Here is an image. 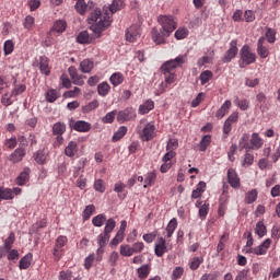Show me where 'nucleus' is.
Instances as JSON below:
<instances>
[{"mask_svg":"<svg viewBox=\"0 0 280 280\" xmlns=\"http://www.w3.org/2000/svg\"><path fill=\"white\" fill-rule=\"evenodd\" d=\"M240 120V114L237 112L232 113L223 125V138L226 139L231 131L233 130V124H237Z\"/></svg>","mask_w":280,"mask_h":280,"instance_id":"obj_10","label":"nucleus"},{"mask_svg":"<svg viewBox=\"0 0 280 280\" xmlns=\"http://www.w3.org/2000/svg\"><path fill=\"white\" fill-rule=\"evenodd\" d=\"M232 103L230 100L225 101L221 107L217 110L215 117L217 119H222L226 115H229V110H231Z\"/></svg>","mask_w":280,"mask_h":280,"instance_id":"obj_23","label":"nucleus"},{"mask_svg":"<svg viewBox=\"0 0 280 280\" xmlns=\"http://www.w3.org/2000/svg\"><path fill=\"white\" fill-rule=\"evenodd\" d=\"M187 62V55H178L175 59L165 61L161 66V72L164 75V82L160 84V93H165L174 82H176V69Z\"/></svg>","mask_w":280,"mask_h":280,"instance_id":"obj_1","label":"nucleus"},{"mask_svg":"<svg viewBox=\"0 0 280 280\" xmlns=\"http://www.w3.org/2000/svg\"><path fill=\"white\" fill-rule=\"evenodd\" d=\"M115 226H117V222L114 219L106 220L103 233L110 235V233H113V231H115Z\"/></svg>","mask_w":280,"mask_h":280,"instance_id":"obj_44","label":"nucleus"},{"mask_svg":"<svg viewBox=\"0 0 280 280\" xmlns=\"http://www.w3.org/2000/svg\"><path fill=\"white\" fill-rule=\"evenodd\" d=\"M150 110H154V101L148 100L145 103L139 106L138 113L140 115H148Z\"/></svg>","mask_w":280,"mask_h":280,"instance_id":"obj_31","label":"nucleus"},{"mask_svg":"<svg viewBox=\"0 0 280 280\" xmlns=\"http://www.w3.org/2000/svg\"><path fill=\"white\" fill-rule=\"evenodd\" d=\"M67 242L69 240L65 235H60L55 241V247L52 249V255L55 257V261H60L62 259V255H65V246H67Z\"/></svg>","mask_w":280,"mask_h":280,"instance_id":"obj_6","label":"nucleus"},{"mask_svg":"<svg viewBox=\"0 0 280 280\" xmlns=\"http://www.w3.org/2000/svg\"><path fill=\"white\" fill-rule=\"evenodd\" d=\"M74 8L79 14L84 15L86 12H91L92 8H95V3L93 1L85 3L84 0H78Z\"/></svg>","mask_w":280,"mask_h":280,"instance_id":"obj_17","label":"nucleus"},{"mask_svg":"<svg viewBox=\"0 0 280 280\" xmlns=\"http://www.w3.org/2000/svg\"><path fill=\"white\" fill-rule=\"evenodd\" d=\"M238 51H240V49L237 48V39H234L230 43V48L224 54V56L222 58V62H224V63L231 62V60H233V58H235V56H237Z\"/></svg>","mask_w":280,"mask_h":280,"instance_id":"obj_13","label":"nucleus"},{"mask_svg":"<svg viewBox=\"0 0 280 280\" xmlns=\"http://www.w3.org/2000/svg\"><path fill=\"white\" fill-rule=\"evenodd\" d=\"M4 56H10L14 51V42L8 39L3 44Z\"/></svg>","mask_w":280,"mask_h":280,"instance_id":"obj_50","label":"nucleus"},{"mask_svg":"<svg viewBox=\"0 0 280 280\" xmlns=\"http://www.w3.org/2000/svg\"><path fill=\"white\" fill-rule=\"evenodd\" d=\"M73 130H75L77 132H89V130H91V122L78 120L73 125Z\"/></svg>","mask_w":280,"mask_h":280,"instance_id":"obj_26","label":"nucleus"},{"mask_svg":"<svg viewBox=\"0 0 280 280\" xmlns=\"http://www.w3.org/2000/svg\"><path fill=\"white\" fill-rule=\"evenodd\" d=\"M112 22L110 16H103L100 9L92 11L88 18V23L91 25L90 30H92L94 34H97L98 36L104 32V30L110 27Z\"/></svg>","mask_w":280,"mask_h":280,"instance_id":"obj_2","label":"nucleus"},{"mask_svg":"<svg viewBox=\"0 0 280 280\" xmlns=\"http://www.w3.org/2000/svg\"><path fill=\"white\" fill-rule=\"evenodd\" d=\"M90 37H89V32L83 31L77 36V43H80L81 45H86L89 43Z\"/></svg>","mask_w":280,"mask_h":280,"instance_id":"obj_61","label":"nucleus"},{"mask_svg":"<svg viewBox=\"0 0 280 280\" xmlns=\"http://www.w3.org/2000/svg\"><path fill=\"white\" fill-rule=\"evenodd\" d=\"M26 154L27 152L25 151V149L18 148L9 155L8 160L10 161V163L13 164L21 163V161L25 159Z\"/></svg>","mask_w":280,"mask_h":280,"instance_id":"obj_18","label":"nucleus"},{"mask_svg":"<svg viewBox=\"0 0 280 280\" xmlns=\"http://www.w3.org/2000/svg\"><path fill=\"white\" fill-rule=\"evenodd\" d=\"M185 275V268L183 267H176L172 272V280H178Z\"/></svg>","mask_w":280,"mask_h":280,"instance_id":"obj_62","label":"nucleus"},{"mask_svg":"<svg viewBox=\"0 0 280 280\" xmlns=\"http://www.w3.org/2000/svg\"><path fill=\"white\" fill-rule=\"evenodd\" d=\"M67 132V124L58 121L52 125V136L56 137V143L62 145L65 143V135Z\"/></svg>","mask_w":280,"mask_h":280,"instance_id":"obj_9","label":"nucleus"},{"mask_svg":"<svg viewBox=\"0 0 280 280\" xmlns=\"http://www.w3.org/2000/svg\"><path fill=\"white\" fill-rule=\"evenodd\" d=\"M14 198V194L10 188H0V202L1 200H12Z\"/></svg>","mask_w":280,"mask_h":280,"instance_id":"obj_41","label":"nucleus"},{"mask_svg":"<svg viewBox=\"0 0 280 280\" xmlns=\"http://www.w3.org/2000/svg\"><path fill=\"white\" fill-rule=\"evenodd\" d=\"M109 82L113 84V86L124 84V74L121 72H114L109 78Z\"/></svg>","mask_w":280,"mask_h":280,"instance_id":"obj_38","label":"nucleus"},{"mask_svg":"<svg viewBox=\"0 0 280 280\" xmlns=\"http://www.w3.org/2000/svg\"><path fill=\"white\" fill-rule=\"evenodd\" d=\"M212 79H213V72H211L210 70H205L199 75V80L202 86H205V84H207V82H209Z\"/></svg>","mask_w":280,"mask_h":280,"instance_id":"obj_43","label":"nucleus"},{"mask_svg":"<svg viewBox=\"0 0 280 280\" xmlns=\"http://www.w3.org/2000/svg\"><path fill=\"white\" fill-rule=\"evenodd\" d=\"M34 23H35L34 16L27 15L24 20L23 25H24L25 30H34Z\"/></svg>","mask_w":280,"mask_h":280,"instance_id":"obj_63","label":"nucleus"},{"mask_svg":"<svg viewBox=\"0 0 280 280\" xmlns=\"http://www.w3.org/2000/svg\"><path fill=\"white\" fill-rule=\"evenodd\" d=\"M155 183H156L155 172H149L144 175V185H143L144 189H148V187H154Z\"/></svg>","mask_w":280,"mask_h":280,"instance_id":"obj_30","label":"nucleus"},{"mask_svg":"<svg viewBox=\"0 0 280 280\" xmlns=\"http://www.w3.org/2000/svg\"><path fill=\"white\" fill-rule=\"evenodd\" d=\"M265 39L270 44L275 43L277 40V32L273 28H267Z\"/></svg>","mask_w":280,"mask_h":280,"instance_id":"obj_53","label":"nucleus"},{"mask_svg":"<svg viewBox=\"0 0 280 280\" xmlns=\"http://www.w3.org/2000/svg\"><path fill=\"white\" fill-rule=\"evenodd\" d=\"M16 236L14 235V232H11L4 241L5 250H10L12 248V244H14Z\"/></svg>","mask_w":280,"mask_h":280,"instance_id":"obj_58","label":"nucleus"},{"mask_svg":"<svg viewBox=\"0 0 280 280\" xmlns=\"http://www.w3.org/2000/svg\"><path fill=\"white\" fill-rule=\"evenodd\" d=\"M255 163V155L250 153V150H245V154L241 162L242 167H250Z\"/></svg>","mask_w":280,"mask_h":280,"instance_id":"obj_29","label":"nucleus"},{"mask_svg":"<svg viewBox=\"0 0 280 280\" xmlns=\"http://www.w3.org/2000/svg\"><path fill=\"white\" fill-rule=\"evenodd\" d=\"M108 242H110V234L103 232L97 236V244L101 246V248H105V246L108 245Z\"/></svg>","mask_w":280,"mask_h":280,"instance_id":"obj_40","label":"nucleus"},{"mask_svg":"<svg viewBox=\"0 0 280 280\" xmlns=\"http://www.w3.org/2000/svg\"><path fill=\"white\" fill-rule=\"evenodd\" d=\"M126 234H122L121 232H117L116 236L110 241V246L117 247L121 242H124V237Z\"/></svg>","mask_w":280,"mask_h":280,"instance_id":"obj_59","label":"nucleus"},{"mask_svg":"<svg viewBox=\"0 0 280 280\" xmlns=\"http://www.w3.org/2000/svg\"><path fill=\"white\" fill-rule=\"evenodd\" d=\"M150 272H152V267H150V265H142L137 269L138 279H148V277H150Z\"/></svg>","mask_w":280,"mask_h":280,"instance_id":"obj_28","label":"nucleus"},{"mask_svg":"<svg viewBox=\"0 0 280 280\" xmlns=\"http://www.w3.org/2000/svg\"><path fill=\"white\" fill-rule=\"evenodd\" d=\"M141 141H152L156 137V126L154 122H148L147 119H141L136 128Z\"/></svg>","mask_w":280,"mask_h":280,"instance_id":"obj_3","label":"nucleus"},{"mask_svg":"<svg viewBox=\"0 0 280 280\" xmlns=\"http://www.w3.org/2000/svg\"><path fill=\"white\" fill-rule=\"evenodd\" d=\"M205 261L203 257H194L190 261H189V268L190 270H198L200 268V265H202Z\"/></svg>","mask_w":280,"mask_h":280,"instance_id":"obj_46","label":"nucleus"},{"mask_svg":"<svg viewBox=\"0 0 280 280\" xmlns=\"http://www.w3.org/2000/svg\"><path fill=\"white\" fill-rule=\"evenodd\" d=\"M154 253L156 257H163L167 253V242L163 236L158 238V242L154 246Z\"/></svg>","mask_w":280,"mask_h":280,"instance_id":"obj_19","label":"nucleus"},{"mask_svg":"<svg viewBox=\"0 0 280 280\" xmlns=\"http://www.w3.org/2000/svg\"><path fill=\"white\" fill-rule=\"evenodd\" d=\"M209 145H211V136H203L201 141L199 142L200 152H207V148H209Z\"/></svg>","mask_w":280,"mask_h":280,"instance_id":"obj_42","label":"nucleus"},{"mask_svg":"<svg viewBox=\"0 0 280 280\" xmlns=\"http://www.w3.org/2000/svg\"><path fill=\"white\" fill-rule=\"evenodd\" d=\"M73 279V271L66 270L59 272V280H71Z\"/></svg>","mask_w":280,"mask_h":280,"instance_id":"obj_64","label":"nucleus"},{"mask_svg":"<svg viewBox=\"0 0 280 280\" xmlns=\"http://www.w3.org/2000/svg\"><path fill=\"white\" fill-rule=\"evenodd\" d=\"M30 174H32V170L30 167H24L23 172L20 173V175L15 178V183L23 187L26 183H30Z\"/></svg>","mask_w":280,"mask_h":280,"instance_id":"obj_22","label":"nucleus"},{"mask_svg":"<svg viewBox=\"0 0 280 280\" xmlns=\"http://www.w3.org/2000/svg\"><path fill=\"white\" fill-rule=\"evenodd\" d=\"M93 67H95V63L90 59H85L80 63V70L82 73H91V71H93Z\"/></svg>","mask_w":280,"mask_h":280,"instance_id":"obj_37","label":"nucleus"},{"mask_svg":"<svg viewBox=\"0 0 280 280\" xmlns=\"http://www.w3.org/2000/svg\"><path fill=\"white\" fill-rule=\"evenodd\" d=\"M141 37V30L137 25H131L125 33V38L128 43H136Z\"/></svg>","mask_w":280,"mask_h":280,"instance_id":"obj_14","label":"nucleus"},{"mask_svg":"<svg viewBox=\"0 0 280 280\" xmlns=\"http://www.w3.org/2000/svg\"><path fill=\"white\" fill-rule=\"evenodd\" d=\"M158 23L161 25V30L165 32L166 36H172V32L177 27V23L172 15H160L158 18Z\"/></svg>","mask_w":280,"mask_h":280,"instance_id":"obj_4","label":"nucleus"},{"mask_svg":"<svg viewBox=\"0 0 280 280\" xmlns=\"http://www.w3.org/2000/svg\"><path fill=\"white\" fill-rule=\"evenodd\" d=\"M257 200V189H252L245 195V202L247 205H253Z\"/></svg>","mask_w":280,"mask_h":280,"instance_id":"obj_52","label":"nucleus"},{"mask_svg":"<svg viewBox=\"0 0 280 280\" xmlns=\"http://www.w3.org/2000/svg\"><path fill=\"white\" fill-rule=\"evenodd\" d=\"M258 56L262 59L268 58L270 56V49H268V45H266V37L261 36L259 37L257 42V49H256Z\"/></svg>","mask_w":280,"mask_h":280,"instance_id":"obj_16","label":"nucleus"},{"mask_svg":"<svg viewBox=\"0 0 280 280\" xmlns=\"http://www.w3.org/2000/svg\"><path fill=\"white\" fill-rule=\"evenodd\" d=\"M128 135V127L121 126L118 128V130L114 133L112 141L114 143H117V141H121Z\"/></svg>","mask_w":280,"mask_h":280,"instance_id":"obj_32","label":"nucleus"},{"mask_svg":"<svg viewBox=\"0 0 280 280\" xmlns=\"http://www.w3.org/2000/svg\"><path fill=\"white\" fill-rule=\"evenodd\" d=\"M248 141H250V135L243 133L238 140L240 150H250V143Z\"/></svg>","mask_w":280,"mask_h":280,"instance_id":"obj_35","label":"nucleus"},{"mask_svg":"<svg viewBox=\"0 0 280 280\" xmlns=\"http://www.w3.org/2000/svg\"><path fill=\"white\" fill-rule=\"evenodd\" d=\"M207 190V183L205 182H199L197 184V187L195 190L191 192V199L197 200V198H200L202 196V192Z\"/></svg>","mask_w":280,"mask_h":280,"instance_id":"obj_27","label":"nucleus"},{"mask_svg":"<svg viewBox=\"0 0 280 280\" xmlns=\"http://www.w3.org/2000/svg\"><path fill=\"white\" fill-rule=\"evenodd\" d=\"M33 259H34V255L32 253H28L24 257H22L19 262L20 270H27V268L32 266Z\"/></svg>","mask_w":280,"mask_h":280,"instance_id":"obj_25","label":"nucleus"},{"mask_svg":"<svg viewBox=\"0 0 280 280\" xmlns=\"http://www.w3.org/2000/svg\"><path fill=\"white\" fill-rule=\"evenodd\" d=\"M97 93L101 97H106L110 93V84L104 81L97 85Z\"/></svg>","mask_w":280,"mask_h":280,"instance_id":"obj_36","label":"nucleus"},{"mask_svg":"<svg viewBox=\"0 0 280 280\" xmlns=\"http://www.w3.org/2000/svg\"><path fill=\"white\" fill-rule=\"evenodd\" d=\"M226 242H229V233L224 232L223 235H221L219 244L217 246V253H222L224 248L226 247Z\"/></svg>","mask_w":280,"mask_h":280,"instance_id":"obj_45","label":"nucleus"},{"mask_svg":"<svg viewBox=\"0 0 280 280\" xmlns=\"http://www.w3.org/2000/svg\"><path fill=\"white\" fill-rule=\"evenodd\" d=\"M241 60L240 67H248V65H254L257 61V55L250 51V46L244 45L241 49Z\"/></svg>","mask_w":280,"mask_h":280,"instance_id":"obj_5","label":"nucleus"},{"mask_svg":"<svg viewBox=\"0 0 280 280\" xmlns=\"http://www.w3.org/2000/svg\"><path fill=\"white\" fill-rule=\"evenodd\" d=\"M45 97H46V102H48L49 104H54V102H56V100H58L60 95L58 94V90L49 89L46 92Z\"/></svg>","mask_w":280,"mask_h":280,"instance_id":"obj_39","label":"nucleus"},{"mask_svg":"<svg viewBox=\"0 0 280 280\" xmlns=\"http://www.w3.org/2000/svg\"><path fill=\"white\" fill-rule=\"evenodd\" d=\"M187 36H189V30L185 28V27H179L176 32H175V38L176 40H183L185 38H187Z\"/></svg>","mask_w":280,"mask_h":280,"instance_id":"obj_51","label":"nucleus"},{"mask_svg":"<svg viewBox=\"0 0 280 280\" xmlns=\"http://www.w3.org/2000/svg\"><path fill=\"white\" fill-rule=\"evenodd\" d=\"M264 148V139L259 133L254 132L249 139V150H261Z\"/></svg>","mask_w":280,"mask_h":280,"instance_id":"obj_21","label":"nucleus"},{"mask_svg":"<svg viewBox=\"0 0 280 280\" xmlns=\"http://www.w3.org/2000/svg\"><path fill=\"white\" fill-rule=\"evenodd\" d=\"M228 183L233 189H240L242 182L235 168L228 170Z\"/></svg>","mask_w":280,"mask_h":280,"instance_id":"obj_15","label":"nucleus"},{"mask_svg":"<svg viewBox=\"0 0 280 280\" xmlns=\"http://www.w3.org/2000/svg\"><path fill=\"white\" fill-rule=\"evenodd\" d=\"M255 233L260 237H265L266 233H268V231L266 230V225L264 224L262 221L257 222Z\"/></svg>","mask_w":280,"mask_h":280,"instance_id":"obj_49","label":"nucleus"},{"mask_svg":"<svg viewBox=\"0 0 280 280\" xmlns=\"http://www.w3.org/2000/svg\"><path fill=\"white\" fill-rule=\"evenodd\" d=\"M120 255L122 257H132L135 255V252L132 250V247H130V245H120Z\"/></svg>","mask_w":280,"mask_h":280,"instance_id":"obj_54","label":"nucleus"},{"mask_svg":"<svg viewBox=\"0 0 280 280\" xmlns=\"http://www.w3.org/2000/svg\"><path fill=\"white\" fill-rule=\"evenodd\" d=\"M118 124H126V121H135L137 119V110L133 107H127L119 110L117 114Z\"/></svg>","mask_w":280,"mask_h":280,"instance_id":"obj_8","label":"nucleus"},{"mask_svg":"<svg viewBox=\"0 0 280 280\" xmlns=\"http://www.w3.org/2000/svg\"><path fill=\"white\" fill-rule=\"evenodd\" d=\"M93 213H95V206L94 205L86 206L83 211V220L84 221L90 220Z\"/></svg>","mask_w":280,"mask_h":280,"instance_id":"obj_55","label":"nucleus"},{"mask_svg":"<svg viewBox=\"0 0 280 280\" xmlns=\"http://www.w3.org/2000/svg\"><path fill=\"white\" fill-rule=\"evenodd\" d=\"M117 116V110H113L107 113L103 118V124H113L115 121V117Z\"/></svg>","mask_w":280,"mask_h":280,"instance_id":"obj_60","label":"nucleus"},{"mask_svg":"<svg viewBox=\"0 0 280 280\" xmlns=\"http://www.w3.org/2000/svg\"><path fill=\"white\" fill-rule=\"evenodd\" d=\"M105 222H106V215H104V214H97L96 217H94L92 219L93 226H96L98 229L104 226Z\"/></svg>","mask_w":280,"mask_h":280,"instance_id":"obj_48","label":"nucleus"},{"mask_svg":"<svg viewBox=\"0 0 280 280\" xmlns=\"http://www.w3.org/2000/svg\"><path fill=\"white\" fill-rule=\"evenodd\" d=\"M8 253L7 259L9 261H19V257H21V254L16 249H5Z\"/></svg>","mask_w":280,"mask_h":280,"instance_id":"obj_56","label":"nucleus"},{"mask_svg":"<svg viewBox=\"0 0 280 280\" xmlns=\"http://www.w3.org/2000/svg\"><path fill=\"white\" fill-rule=\"evenodd\" d=\"M82 90L78 86H75L73 90H70L68 92L63 93V97L67 98H72V97H78V95H81Z\"/></svg>","mask_w":280,"mask_h":280,"instance_id":"obj_57","label":"nucleus"},{"mask_svg":"<svg viewBox=\"0 0 280 280\" xmlns=\"http://www.w3.org/2000/svg\"><path fill=\"white\" fill-rule=\"evenodd\" d=\"M34 67H38L43 75L51 74V68L49 67V59L47 56H40L37 60V63H34Z\"/></svg>","mask_w":280,"mask_h":280,"instance_id":"obj_12","label":"nucleus"},{"mask_svg":"<svg viewBox=\"0 0 280 280\" xmlns=\"http://www.w3.org/2000/svg\"><path fill=\"white\" fill-rule=\"evenodd\" d=\"M151 38L155 45H165V40L170 38V35H165V31L162 28L159 31L156 27H153L151 31Z\"/></svg>","mask_w":280,"mask_h":280,"instance_id":"obj_11","label":"nucleus"},{"mask_svg":"<svg viewBox=\"0 0 280 280\" xmlns=\"http://www.w3.org/2000/svg\"><path fill=\"white\" fill-rule=\"evenodd\" d=\"M27 91L26 84H19L11 91V97H18V95H23Z\"/></svg>","mask_w":280,"mask_h":280,"instance_id":"obj_47","label":"nucleus"},{"mask_svg":"<svg viewBox=\"0 0 280 280\" xmlns=\"http://www.w3.org/2000/svg\"><path fill=\"white\" fill-rule=\"evenodd\" d=\"M271 245H272V240L267 238L257 247L243 249V253H245L246 255H257V256L266 255L268 253V248H270Z\"/></svg>","mask_w":280,"mask_h":280,"instance_id":"obj_7","label":"nucleus"},{"mask_svg":"<svg viewBox=\"0 0 280 280\" xmlns=\"http://www.w3.org/2000/svg\"><path fill=\"white\" fill-rule=\"evenodd\" d=\"M67 30V21L65 20H57L50 30V34H62Z\"/></svg>","mask_w":280,"mask_h":280,"instance_id":"obj_24","label":"nucleus"},{"mask_svg":"<svg viewBox=\"0 0 280 280\" xmlns=\"http://www.w3.org/2000/svg\"><path fill=\"white\" fill-rule=\"evenodd\" d=\"M214 51L211 50L209 55H206L197 60V67H205L206 65H211L213 62Z\"/></svg>","mask_w":280,"mask_h":280,"instance_id":"obj_34","label":"nucleus"},{"mask_svg":"<svg viewBox=\"0 0 280 280\" xmlns=\"http://www.w3.org/2000/svg\"><path fill=\"white\" fill-rule=\"evenodd\" d=\"M176 229H178V220H176V218L171 219V221L168 222L165 231H166V237L170 238L172 237V235H174V231H176Z\"/></svg>","mask_w":280,"mask_h":280,"instance_id":"obj_33","label":"nucleus"},{"mask_svg":"<svg viewBox=\"0 0 280 280\" xmlns=\"http://www.w3.org/2000/svg\"><path fill=\"white\" fill-rule=\"evenodd\" d=\"M79 150L78 141L71 140L65 148V154L68 156V159H73L74 156H78Z\"/></svg>","mask_w":280,"mask_h":280,"instance_id":"obj_20","label":"nucleus"}]
</instances>
